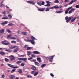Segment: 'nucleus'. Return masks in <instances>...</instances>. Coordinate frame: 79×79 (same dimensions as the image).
I'll list each match as a JSON object with an SVG mask.
<instances>
[{
    "label": "nucleus",
    "instance_id": "bf43d9fd",
    "mask_svg": "<svg viewBox=\"0 0 79 79\" xmlns=\"http://www.w3.org/2000/svg\"><path fill=\"white\" fill-rule=\"evenodd\" d=\"M50 75L51 76H52V77H54V75H53V73H50Z\"/></svg>",
    "mask_w": 79,
    "mask_h": 79
},
{
    "label": "nucleus",
    "instance_id": "0eeeda50",
    "mask_svg": "<svg viewBox=\"0 0 79 79\" xmlns=\"http://www.w3.org/2000/svg\"><path fill=\"white\" fill-rule=\"evenodd\" d=\"M76 9L74 8H72L70 10H69V14H70V13H71L72 12H73V11L74 10H75Z\"/></svg>",
    "mask_w": 79,
    "mask_h": 79
},
{
    "label": "nucleus",
    "instance_id": "6ab92c4d",
    "mask_svg": "<svg viewBox=\"0 0 79 79\" xmlns=\"http://www.w3.org/2000/svg\"><path fill=\"white\" fill-rule=\"evenodd\" d=\"M63 12V11H57L56 12V13L60 14V13H62V12Z\"/></svg>",
    "mask_w": 79,
    "mask_h": 79
},
{
    "label": "nucleus",
    "instance_id": "4c0bfd02",
    "mask_svg": "<svg viewBox=\"0 0 79 79\" xmlns=\"http://www.w3.org/2000/svg\"><path fill=\"white\" fill-rule=\"evenodd\" d=\"M10 39H14V40H15L16 38L13 37H10Z\"/></svg>",
    "mask_w": 79,
    "mask_h": 79
},
{
    "label": "nucleus",
    "instance_id": "de8ad7c7",
    "mask_svg": "<svg viewBox=\"0 0 79 79\" xmlns=\"http://www.w3.org/2000/svg\"><path fill=\"white\" fill-rule=\"evenodd\" d=\"M11 35H12L11 34H10V35H8L7 36V38H10V37Z\"/></svg>",
    "mask_w": 79,
    "mask_h": 79
},
{
    "label": "nucleus",
    "instance_id": "bb28decb",
    "mask_svg": "<svg viewBox=\"0 0 79 79\" xmlns=\"http://www.w3.org/2000/svg\"><path fill=\"white\" fill-rule=\"evenodd\" d=\"M39 74V72H36L34 74V76H36L37 75V74Z\"/></svg>",
    "mask_w": 79,
    "mask_h": 79
},
{
    "label": "nucleus",
    "instance_id": "774afa93",
    "mask_svg": "<svg viewBox=\"0 0 79 79\" xmlns=\"http://www.w3.org/2000/svg\"><path fill=\"white\" fill-rule=\"evenodd\" d=\"M24 56H26V55H21V57H23Z\"/></svg>",
    "mask_w": 79,
    "mask_h": 79
},
{
    "label": "nucleus",
    "instance_id": "2eb2a0df",
    "mask_svg": "<svg viewBox=\"0 0 79 79\" xmlns=\"http://www.w3.org/2000/svg\"><path fill=\"white\" fill-rule=\"evenodd\" d=\"M19 49V47H17L14 50V52L16 53L18 52V50Z\"/></svg>",
    "mask_w": 79,
    "mask_h": 79
},
{
    "label": "nucleus",
    "instance_id": "69168bd1",
    "mask_svg": "<svg viewBox=\"0 0 79 79\" xmlns=\"http://www.w3.org/2000/svg\"><path fill=\"white\" fill-rule=\"evenodd\" d=\"M19 68V67L18 66H15V67H13V68L15 69V68Z\"/></svg>",
    "mask_w": 79,
    "mask_h": 79
},
{
    "label": "nucleus",
    "instance_id": "6e6552de",
    "mask_svg": "<svg viewBox=\"0 0 79 79\" xmlns=\"http://www.w3.org/2000/svg\"><path fill=\"white\" fill-rule=\"evenodd\" d=\"M8 23V21H4L1 23L2 25H5Z\"/></svg>",
    "mask_w": 79,
    "mask_h": 79
},
{
    "label": "nucleus",
    "instance_id": "79ce46f5",
    "mask_svg": "<svg viewBox=\"0 0 79 79\" xmlns=\"http://www.w3.org/2000/svg\"><path fill=\"white\" fill-rule=\"evenodd\" d=\"M14 25V24H12V23H10L9 24H8V26H13Z\"/></svg>",
    "mask_w": 79,
    "mask_h": 79
},
{
    "label": "nucleus",
    "instance_id": "20e7f679",
    "mask_svg": "<svg viewBox=\"0 0 79 79\" xmlns=\"http://www.w3.org/2000/svg\"><path fill=\"white\" fill-rule=\"evenodd\" d=\"M27 41H28V42L31 41V44H35V42H35V41H34V40H27Z\"/></svg>",
    "mask_w": 79,
    "mask_h": 79
},
{
    "label": "nucleus",
    "instance_id": "8fccbe9b",
    "mask_svg": "<svg viewBox=\"0 0 79 79\" xmlns=\"http://www.w3.org/2000/svg\"><path fill=\"white\" fill-rule=\"evenodd\" d=\"M75 7L77 8H79V4L75 6Z\"/></svg>",
    "mask_w": 79,
    "mask_h": 79
},
{
    "label": "nucleus",
    "instance_id": "6e6d98bb",
    "mask_svg": "<svg viewBox=\"0 0 79 79\" xmlns=\"http://www.w3.org/2000/svg\"><path fill=\"white\" fill-rule=\"evenodd\" d=\"M2 45H5V43L4 42V41H3L2 42Z\"/></svg>",
    "mask_w": 79,
    "mask_h": 79
},
{
    "label": "nucleus",
    "instance_id": "1a4fd4ad",
    "mask_svg": "<svg viewBox=\"0 0 79 79\" xmlns=\"http://www.w3.org/2000/svg\"><path fill=\"white\" fill-rule=\"evenodd\" d=\"M39 52L37 51H34L33 52V53L34 54H39Z\"/></svg>",
    "mask_w": 79,
    "mask_h": 79
},
{
    "label": "nucleus",
    "instance_id": "c756f323",
    "mask_svg": "<svg viewBox=\"0 0 79 79\" xmlns=\"http://www.w3.org/2000/svg\"><path fill=\"white\" fill-rule=\"evenodd\" d=\"M19 73H22L23 72V70L21 69H20L18 71Z\"/></svg>",
    "mask_w": 79,
    "mask_h": 79
},
{
    "label": "nucleus",
    "instance_id": "0e129e2a",
    "mask_svg": "<svg viewBox=\"0 0 79 79\" xmlns=\"http://www.w3.org/2000/svg\"><path fill=\"white\" fill-rule=\"evenodd\" d=\"M62 7H63V6H61V5H60L59 6V8H62Z\"/></svg>",
    "mask_w": 79,
    "mask_h": 79
},
{
    "label": "nucleus",
    "instance_id": "338daca9",
    "mask_svg": "<svg viewBox=\"0 0 79 79\" xmlns=\"http://www.w3.org/2000/svg\"><path fill=\"white\" fill-rule=\"evenodd\" d=\"M34 73H35V72L34 71H32L31 72V74H34Z\"/></svg>",
    "mask_w": 79,
    "mask_h": 79
},
{
    "label": "nucleus",
    "instance_id": "412c9836",
    "mask_svg": "<svg viewBox=\"0 0 79 79\" xmlns=\"http://www.w3.org/2000/svg\"><path fill=\"white\" fill-rule=\"evenodd\" d=\"M22 33L23 34V35H27V33L24 32H22Z\"/></svg>",
    "mask_w": 79,
    "mask_h": 79
},
{
    "label": "nucleus",
    "instance_id": "f3484780",
    "mask_svg": "<svg viewBox=\"0 0 79 79\" xmlns=\"http://www.w3.org/2000/svg\"><path fill=\"white\" fill-rule=\"evenodd\" d=\"M37 61H38L40 63H41V62H42V60H41V59H40V58H37Z\"/></svg>",
    "mask_w": 79,
    "mask_h": 79
},
{
    "label": "nucleus",
    "instance_id": "c9c22d12",
    "mask_svg": "<svg viewBox=\"0 0 79 79\" xmlns=\"http://www.w3.org/2000/svg\"><path fill=\"white\" fill-rule=\"evenodd\" d=\"M54 8H55V9H58L59 8V7L58 6H54Z\"/></svg>",
    "mask_w": 79,
    "mask_h": 79
},
{
    "label": "nucleus",
    "instance_id": "7ed1b4c3",
    "mask_svg": "<svg viewBox=\"0 0 79 79\" xmlns=\"http://www.w3.org/2000/svg\"><path fill=\"white\" fill-rule=\"evenodd\" d=\"M46 2L47 4V5H45L44 6H50V4L49 3H50V2L48 1H46Z\"/></svg>",
    "mask_w": 79,
    "mask_h": 79
},
{
    "label": "nucleus",
    "instance_id": "a18cd8bd",
    "mask_svg": "<svg viewBox=\"0 0 79 79\" xmlns=\"http://www.w3.org/2000/svg\"><path fill=\"white\" fill-rule=\"evenodd\" d=\"M16 71V69H13L12 71L11 72V73H13L14 71Z\"/></svg>",
    "mask_w": 79,
    "mask_h": 79
},
{
    "label": "nucleus",
    "instance_id": "4468645a",
    "mask_svg": "<svg viewBox=\"0 0 79 79\" xmlns=\"http://www.w3.org/2000/svg\"><path fill=\"white\" fill-rule=\"evenodd\" d=\"M4 32H5V29H2L0 30V33L3 34V33H4Z\"/></svg>",
    "mask_w": 79,
    "mask_h": 79
},
{
    "label": "nucleus",
    "instance_id": "052dcab7",
    "mask_svg": "<svg viewBox=\"0 0 79 79\" xmlns=\"http://www.w3.org/2000/svg\"><path fill=\"white\" fill-rule=\"evenodd\" d=\"M33 58L32 57H30L28 59V60H31V59H32Z\"/></svg>",
    "mask_w": 79,
    "mask_h": 79
},
{
    "label": "nucleus",
    "instance_id": "ea45409f",
    "mask_svg": "<svg viewBox=\"0 0 79 79\" xmlns=\"http://www.w3.org/2000/svg\"><path fill=\"white\" fill-rule=\"evenodd\" d=\"M8 17L10 19H11L12 18V16L11 15H8Z\"/></svg>",
    "mask_w": 79,
    "mask_h": 79
},
{
    "label": "nucleus",
    "instance_id": "9d476101",
    "mask_svg": "<svg viewBox=\"0 0 79 79\" xmlns=\"http://www.w3.org/2000/svg\"><path fill=\"white\" fill-rule=\"evenodd\" d=\"M31 69H32L33 70L35 71V70L36 69V67L34 66H32L31 67Z\"/></svg>",
    "mask_w": 79,
    "mask_h": 79
},
{
    "label": "nucleus",
    "instance_id": "a19ab883",
    "mask_svg": "<svg viewBox=\"0 0 79 79\" xmlns=\"http://www.w3.org/2000/svg\"><path fill=\"white\" fill-rule=\"evenodd\" d=\"M6 31L7 32H8V33H11V31H10V30L7 29Z\"/></svg>",
    "mask_w": 79,
    "mask_h": 79
},
{
    "label": "nucleus",
    "instance_id": "58836bf2",
    "mask_svg": "<svg viewBox=\"0 0 79 79\" xmlns=\"http://www.w3.org/2000/svg\"><path fill=\"white\" fill-rule=\"evenodd\" d=\"M27 77L28 78H32V76L31 75H27Z\"/></svg>",
    "mask_w": 79,
    "mask_h": 79
},
{
    "label": "nucleus",
    "instance_id": "393cba45",
    "mask_svg": "<svg viewBox=\"0 0 79 79\" xmlns=\"http://www.w3.org/2000/svg\"><path fill=\"white\" fill-rule=\"evenodd\" d=\"M31 39L32 40H37V39H36L33 36H31Z\"/></svg>",
    "mask_w": 79,
    "mask_h": 79
},
{
    "label": "nucleus",
    "instance_id": "c85d7f7f",
    "mask_svg": "<svg viewBox=\"0 0 79 79\" xmlns=\"http://www.w3.org/2000/svg\"><path fill=\"white\" fill-rule=\"evenodd\" d=\"M26 60H27V58H23L22 59V61H26Z\"/></svg>",
    "mask_w": 79,
    "mask_h": 79
},
{
    "label": "nucleus",
    "instance_id": "864d4df0",
    "mask_svg": "<svg viewBox=\"0 0 79 79\" xmlns=\"http://www.w3.org/2000/svg\"><path fill=\"white\" fill-rule=\"evenodd\" d=\"M65 14H68V10H67L65 11Z\"/></svg>",
    "mask_w": 79,
    "mask_h": 79
},
{
    "label": "nucleus",
    "instance_id": "5fc2aeb1",
    "mask_svg": "<svg viewBox=\"0 0 79 79\" xmlns=\"http://www.w3.org/2000/svg\"><path fill=\"white\" fill-rule=\"evenodd\" d=\"M41 5H44V4H45V2H44V1H42V3H41Z\"/></svg>",
    "mask_w": 79,
    "mask_h": 79
},
{
    "label": "nucleus",
    "instance_id": "680f3d73",
    "mask_svg": "<svg viewBox=\"0 0 79 79\" xmlns=\"http://www.w3.org/2000/svg\"><path fill=\"white\" fill-rule=\"evenodd\" d=\"M27 3H30V4H31V1H27Z\"/></svg>",
    "mask_w": 79,
    "mask_h": 79
},
{
    "label": "nucleus",
    "instance_id": "72a5a7b5",
    "mask_svg": "<svg viewBox=\"0 0 79 79\" xmlns=\"http://www.w3.org/2000/svg\"><path fill=\"white\" fill-rule=\"evenodd\" d=\"M10 43L9 42L5 43V45H10Z\"/></svg>",
    "mask_w": 79,
    "mask_h": 79
},
{
    "label": "nucleus",
    "instance_id": "4d7b16f0",
    "mask_svg": "<svg viewBox=\"0 0 79 79\" xmlns=\"http://www.w3.org/2000/svg\"><path fill=\"white\" fill-rule=\"evenodd\" d=\"M2 14L3 15H5L6 14V12L5 11H3V12L2 13Z\"/></svg>",
    "mask_w": 79,
    "mask_h": 79
},
{
    "label": "nucleus",
    "instance_id": "7c9ffc66",
    "mask_svg": "<svg viewBox=\"0 0 79 79\" xmlns=\"http://www.w3.org/2000/svg\"><path fill=\"white\" fill-rule=\"evenodd\" d=\"M5 51H6V52H11V50L9 49H6Z\"/></svg>",
    "mask_w": 79,
    "mask_h": 79
},
{
    "label": "nucleus",
    "instance_id": "aec40b11",
    "mask_svg": "<svg viewBox=\"0 0 79 79\" xmlns=\"http://www.w3.org/2000/svg\"><path fill=\"white\" fill-rule=\"evenodd\" d=\"M16 47V46H12L10 48V49H13V48H15Z\"/></svg>",
    "mask_w": 79,
    "mask_h": 79
},
{
    "label": "nucleus",
    "instance_id": "9b49d317",
    "mask_svg": "<svg viewBox=\"0 0 79 79\" xmlns=\"http://www.w3.org/2000/svg\"><path fill=\"white\" fill-rule=\"evenodd\" d=\"M53 56H52L49 60V61L50 62H52V60H53Z\"/></svg>",
    "mask_w": 79,
    "mask_h": 79
},
{
    "label": "nucleus",
    "instance_id": "09e8293b",
    "mask_svg": "<svg viewBox=\"0 0 79 79\" xmlns=\"http://www.w3.org/2000/svg\"><path fill=\"white\" fill-rule=\"evenodd\" d=\"M50 10V9L48 8V7H47L46 8V10H45L46 11H48Z\"/></svg>",
    "mask_w": 79,
    "mask_h": 79
},
{
    "label": "nucleus",
    "instance_id": "f257e3e1",
    "mask_svg": "<svg viewBox=\"0 0 79 79\" xmlns=\"http://www.w3.org/2000/svg\"><path fill=\"white\" fill-rule=\"evenodd\" d=\"M73 17H69L68 18V17L67 16L65 17V20H66V23H68L69 21L71 19H72L71 20V23H73V21H75V20L76 19V17H75L73 19Z\"/></svg>",
    "mask_w": 79,
    "mask_h": 79
},
{
    "label": "nucleus",
    "instance_id": "3c124183",
    "mask_svg": "<svg viewBox=\"0 0 79 79\" xmlns=\"http://www.w3.org/2000/svg\"><path fill=\"white\" fill-rule=\"evenodd\" d=\"M19 60L20 61H23V58H18Z\"/></svg>",
    "mask_w": 79,
    "mask_h": 79
},
{
    "label": "nucleus",
    "instance_id": "4be33fe9",
    "mask_svg": "<svg viewBox=\"0 0 79 79\" xmlns=\"http://www.w3.org/2000/svg\"><path fill=\"white\" fill-rule=\"evenodd\" d=\"M45 66H46V64H42L41 65V68H44V67H45Z\"/></svg>",
    "mask_w": 79,
    "mask_h": 79
},
{
    "label": "nucleus",
    "instance_id": "13d9d810",
    "mask_svg": "<svg viewBox=\"0 0 79 79\" xmlns=\"http://www.w3.org/2000/svg\"><path fill=\"white\" fill-rule=\"evenodd\" d=\"M1 77H2V78H4L5 77V76L4 75H2L1 76Z\"/></svg>",
    "mask_w": 79,
    "mask_h": 79
},
{
    "label": "nucleus",
    "instance_id": "423d86ee",
    "mask_svg": "<svg viewBox=\"0 0 79 79\" xmlns=\"http://www.w3.org/2000/svg\"><path fill=\"white\" fill-rule=\"evenodd\" d=\"M37 10L39 11H44L45 10V8H42V9H38Z\"/></svg>",
    "mask_w": 79,
    "mask_h": 79
},
{
    "label": "nucleus",
    "instance_id": "2f4dec72",
    "mask_svg": "<svg viewBox=\"0 0 79 79\" xmlns=\"http://www.w3.org/2000/svg\"><path fill=\"white\" fill-rule=\"evenodd\" d=\"M30 4H31V5H34L35 4V3L34 2L31 1Z\"/></svg>",
    "mask_w": 79,
    "mask_h": 79
},
{
    "label": "nucleus",
    "instance_id": "a211bd4d",
    "mask_svg": "<svg viewBox=\"0 0 79 79\" xmlns=\"http://www.w3.org/2000/svg\"><path fill=\"white\" fill-rule=\"evenodd\" d=\"M7 65L8 66H9V67H10V68H13V65H11L10 64H7Z\"/></svg>",
    "mask_w": 79,
    "mask_h": 79
},
{
    "label": "nucleus",
    "instance_id": "cd10ccee",
    "mask_svg": "<svg viewBox=\"0 0 79 79\" xmlns=\"http://www.w3.org/2000/svg\"><path fill=\"white\" fill-rule=\"evenodd\" d=\"M16 63L18 64H20V63H21V61H18L16 62Z\"/></svg>",
    "mask_w": 79,
    "mask_h": 79
},
{
    "label": "nucleus",
    "instance_id": "5701e85b",
    "mask_svg": "<svg viewBox=\"0 0 79 79\" xmlns=\"http://www.w3.org/2000/svg\"><path fill=\"white\" fill-rule=\"evenodd\" d=\"M74 2V0H72L69 3V5H71V4H73Z\"/></svg>",
    "mask_w": 79,
    "mask_h": 79
},
{
    "label": "nucleus",
    "instance_id": "f704fd0d",
    "mask_svg": "<svg viewBox=\"0 0 79 79\" xmlns=\"http://www.w3.org/2000/svg\"><path fill=\"white\" fill-rule=\"evenodd\" d=\"M11 43V44H16V42L15 41H12Z\"/></svg>",
    "mask_w": 79,
    "mask_h": 79
},
{
    "label": "nucleus",
    "instance_id": "37998d69",
    "mask_svg": "<svg viewBox=\"0 0 79 79\" xmlns=\"http://www.w3.org/2000/svg\"><path fill=\"white\" fill-rule=\"evenodd\" d=\"M37 4H38V5L40 6H41L42 5V4L40 2H37Z\"/></svg>",
    "mask_w": 79,
    "mask_h": 79
},
{
    "label": "nucleus",
    "instance_id": "603ef678",
    "mask_svg": "<svg viewBox=\"0 0 79 79\" xmlns=\"http://www.w3.org/2000/svg\"><path fill=\"white\" fill-rule=\"evenodd\" d=\"M31 56L32 58H35V55L34 54H33L31 55Z\"/></svg>",
    "mask_w": 79,
    "mask_h": 79
},
{
    "label": "nucleus",
    "instance_id": "b1692460",
    "mask_svg": "<svg viewBox=\"0 0 79 79\" xmlns=\"http://www.w3.org/2000/svg\"><path fill=\"white\" fill-rule=\"evenodd\" d=\"M8 17H2V19H8Z\"/></svg>",
    "mask_w": 79,
    "mask_h": 79
},
{
    "label": "nucleus",
    "instance_id": "ddd939ff",
    "mask_svg": "<svg viewBox=\"0 0 79 79\" xmlns=\"http://www.w3.org/2000/svg\"><path fill=\"white\" fill-rule=\"evenodd\" d=\"M32 54V52H31V51H27V55L28 56H29L30 55H31Z\"/></svg>",
    "mask_w": 79,
    "mask_h": 79
},
{
    "label": "nucleus",
    "instance_id": "f8f14e48",
    "mask_svg": "<svg viewBox=\"0 0 79 79\" xmlns=\"http://www.w3.org/2000/svg\"><path fill=\"white\" fill-rule=\"evenodd\" d=\"M5 53L3 52H0V55H5Z\"/></svg>",
    "mask_w": 79,
    "mask_h": 79
},
{
    "label": "nucleus",
    "instance_id": "c03bdc74",
    "mask_svg": "<svg viewBox=\"0 0 79 79\" xmlns=\"http://www.w3.org/2000/svg\"><path fill=\"white\" fill-rule=\"evenodd\" d=\"M25 64L24 63H21V66H24Z\"/></svg>",
    "mask_w": 79,
    "mask_h": 79
},
{
    "label": "nucleus",
    "instance_id": "e433bc0d",
    "mask_svg": "<svg viewBox=\"0 0 79 79\" xmlns=\"http://www.w3.org/2000/svg\"><path fill=\"white\" fill-rule=\"evenodd\" d=\"M73 8L72 6L69 8H68L67 9V11H69V10H71V8Z\"/></svg>",
    "mask_w": 79,
    "mask_h": 79
},
{
    "label": "nucleus",
    "instance_id": "a878e982",
    "mask_svg": "<svg viewBox=\"0 0 79 79\" xmlns=\"http://www.w3.org/2000/svg\"><path fill=\"white\" fill-rule=\"evenodd\" d=\"M31 48H32V49L33 48V47H27V50H30V49H31Z\"/></svg>",
    "mask_w": 79,
    "mask_h": 79
},
{
    "label": "nucleus",
    "instance_id": "473e14b6",
    "mask_svg": "<svg viewBox=\"0 0 79 79\" xmlns=\"http://www.w3.org/2000/svg\"><path fill=\"white\" fill-rule=\"evenodd\" d=\"M5 61H6L7 62H8V61H9V59H8V58H5V60H4Z\"/></svg>",
    "mask_w": 79,
    "mask_h": 79
},
{
    "label": "nucleus",
    "instance_id": "39448f33",
    "mask_svg": "<svg viewBox=\"0 0 79 79\" xmlns=\"http://www.w3.org/2000/svg\"><path fill=\"white\" fill-rule=\"evenodd\" d=\"M10 79H15V76L14 75H10L9 76Z\"/></svg>",
    "mask_w": 79,
    "mask_h": 79
},
{
    "label": "nucleus",
    "instance_id": "dca6fc26",
    "mask_svg": "<svg viewBox=\"0 0 79 79\" xmlns=\"http://www.w3.org/2000/svg\"><path fill=\"white\" fill-rule=\"evenodd\" d=\"M35 65H36V66H39L40 65V64H39V63L38 62L36 61L35 62Z\"/></svg>",
    "mask_w": 79,
    "mask_h": 79
},
{
    "label": "nucleus",
    "instance_id": "f03ea898",
    "mask_svg": "<svg viewBox=\"0 0 79 79\" xmlns=\"http://www.w3.org/2000/svg\"><path fill=\"white\" fill-rule=\"evenodd\" d=\"M9 57H11V58H10V61H13V60H15V57L13 56L12 55L10 56Z\"/></svg>",
    "mask_w": 79,
    "mask_h": 79
},
{
    "label": "nucleus",
    "instance_id": "e2e57ef3",
    "mask_svg": "<svg viewBox=\"0 0 79 79\" xmlns=\"http://www.w3.org/2000/svg\"><path fill=\"white\" fill-rule=\"evenodd\" d=\"M49 58H50V57H47L46 58V60H48V59H49Z\"/></svg>",
    "mask_w": 79,
    "mask_h": 79
},
{
    "label": "nucleus",
    "instance_id": "49530a36",
    "mask_svg": "<svg viewBox=\"0 0 79 79\" xmlns=\"http://www.w3.org/2000/svg\"><path fill=\"white\" fill-rule=\"evenodd\" d=\"M54 3H59V1H58V0H55L54 2Z\"/></svg>",
    "mask_w": 79,
    "mask_h": 79
}]
</instances>
